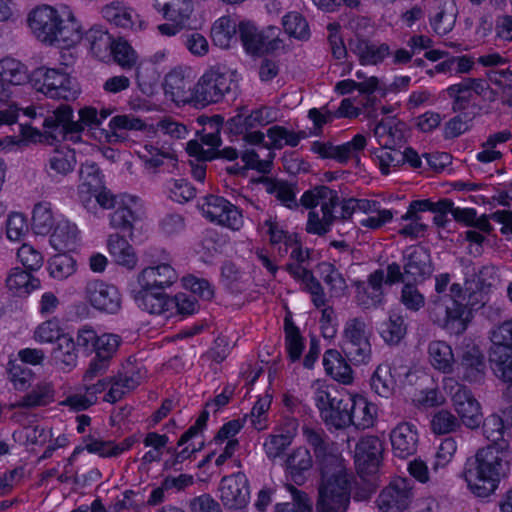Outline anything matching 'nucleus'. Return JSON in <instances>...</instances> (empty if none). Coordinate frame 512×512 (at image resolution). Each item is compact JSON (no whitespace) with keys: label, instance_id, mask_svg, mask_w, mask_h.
<instances>
[{"label":"nucleus","instance_id":"1","mask_svg":"<svg viewBox=\"0 0 512 512\" xmlns=\"http://www.w3.org/2000/svg\"><path fill=\"white\" fill-rule=\"evenodd\" d=\"M450 275L443 273L435 278L436 296L428 304L431 320L450 334H463L472 318V312L484 305L482 285L479 277L472 274L464 284L454 283L445 294Z\"/></svg>","mask_w":512,"mask_h":512},{"label":"nucleus","instance_id":"2","mask_svg":"<svg viewBox=\"0 0 512 512\" xmlns=\"http://www.w3.org/2000/svg\"><path fill=\"white\" fill-rule=\"evenodd\" d=\"M508 450L499 448H480L474 457L465 464L463 477L469 489L478 497L492 494L502 477L506 475Z\"/></svg>","mask_w":512,"mask_h":512},{"label":"nucleus","instance_id":"3","mask_svg":"<svg viewBox=\"0 0 512 512\" xmlns=\"http://www.w3.org/2000/svg\"><path fill=\"white\" fill-rule=\"evenodd\" d=\"M28 24L34 36L49 45L58 43L70 47L81 39L76 22L62 19L58 11L48 5L33 9L29 13Z\"/></svg>","mask_w":512,"mask_h":512},{"label":"nucleus","instance_id":"4","mask_svg":"<svg viewBox=\"0 0 512 512\" xmlns=\"http://www.w3.org/2000/svg\"><path fill=\"white\" fill-rule=\"evenodd\" d=\"M321 469L316 501L317 512H347L350 504V480L342 461Z\"/></svg>","mask_w":512,"mask_h":512},{"label":"nucleus","instance_id":"5","mask_svg":"<svg viewBox=\"0 0 512 512\" xmlns=\"http://www.w3.org/2000/svg\"><path fill=\"white\" fill-rule=\"evenodd\" d=\"M73 109L68 104H60L43 120V130L28 127L25 130L27 138L33 142L49 145L64 140L68 135L79 134L80 126L73 120Z\"/></svg>","mask_w":512,"mask_h":512},{"label":"nucleus","instance_id":"6","mask_svg":"<svg viewBox=\"0 0 512 512\" xmlns=\"http://www.w3.org/2000/svg\"><path fill=\"white\" fill-rule=\"evenodd\" d=\"M34 88L51 99L71 101L79 94L71 77L57 69L40 67L32 74Z\"/></svg>","mask_w":512,"mask_h":512},{"label":"nucleus","instance_id":"7","mask_svg":"<svg viewBox=\"0 0 512 512\" xmlns=\"http://www.w3.org/2000/svg\"><path fill=\"white\" fill-rule=\"evenodd\" d=\"M233 84L231 75L220 67H212L194 84V106L206 107L220 102L231 91Z\"/></svg>","mask_w":512,"mask_h":512},{"label":"nucleus","instance_id":"8","mask_svg":"<svg viewBox=\"0 0 512 512\" xmlns=\"http://www.w3.org/2000/svg\"><path fill=\"white\" fill-rule=\"evenodd\" d=\"M341 347L355 364H366L371 359L370 333L363 319L353 318L345 323Z\"/></svg>","mask_w":512,"mask_h":512},{"label":"nucleus","instance_id":"9","mask_svg":"<svg viewBox=\"0 0 512 512\" xmlns=\"http://www.w3.org/2000/svg\"><path fill=\"white\" fill-rule=\"evenodd\" d=\"M489 89L490 86L485 80L467 77L448 86L445 93L451 100V110L453 112H478L479 116L482 107L476 103V98L484 95Z\"/></svg>","mask_w":512,"mask_h":512},{"label":"nucleus","instance_id":"10","mask_svg":"<svg viewBox=\"0 0 512 512\" xmlns=\"http://www.w3.org/2000/svg\"><path fill=\"white\" fill-rule=\"evenodd\" d=\"M238 31L245 50L253 55L273 52L282 44V40L279 38L280 30L274 26L258 30L250 22H240Z\"/></svg>","mask_w":512,"mask_h":512},{"label":"nucleus","instance_id":"11","mask_svg":"<svg viewBox=\"0 0 512 512\" xmlns=\"http://www.w3.org/2000/svg\"><path fill=\"white\" fill-rule=\"evenodd\" d=\"M413 498V482L408 478L397 477L380 492L377 505L382 512H404Z\"/></svg>","mask_w":512,"mask_h":512},{"label":"nucleus","instance_id":"12","mask_svg":"<svg viewBox=\"0 0 512 512\" xmlns=\"http://www.w3.org/2000/svg\"><path fill=\"white\" fill-rule=\"evenodd\" d=\"M108 55H111L114 62L124 70L136 68L135 78L140 90L147 95L153 93V88L157 82V77L153 75L148 80L145 79V72L147 69L137 66V53L128 43V41L124 40L123 38L114 40Z\"/></svg>","mask_w":512,"mask_h":512},{"label":"nucleus","instance_id":"13","mask_svg":"<svg viewBox=\"0 0 512 512\" xmlns=\"http://www.w3.org/2000/svg\"><path fill=\"white\" fill-rule=\"evenodd\" d=\"M203 215L211 222L237 231L243 226L241 211L228 200L217 195H208L201 205Z\"/></svg>","mask_w":512,"mask_h":512},{"label":"nucleus","instance_id":"14","mask_svg":"<svg viewBox=\"0 0 512 512\" xmlns=\"http://www.w3.org/2000/svg\"><path fill=\"white\" fill-rule=\"evenodd\" d=\"M218 491L222 505L228 510H240L249 503V481L242 472L224 476L220 481Z\"/></svg>","mask_w":512,"mask_h":512},{"label":"nucleus","instance_id":"15","mask_svg":"<svg viewBox=\"0 0 512 512\" xmlns=\"http://www.w3.org/2000/svg\"><path fill=\"white\" fill-rule=\"evenodd\" d=\"M454 383L456 391L452 393V402L462 423L470 428H479L482 423V412L479 402L465 386L458 384L453 378L445 380V384Z\"/></svg>","mask_w":512,"mask_h":512},{"label":"nucleus","instance_id":"16","mask_svg":"<svg viewBox=\"0 0 512 512\" xmlns=\"http://www.w3.org/2000/svg\"><path fill=\"white\" fill-rule=\"evenodd\" d=\"M84 292L85 299L95 309L113 314L121 307V296L114 285L92 280L86 284Z\"/></svg>","mask_w":512,"mask_h":512},{"label":"nucleus","instance_id":"17","mask_svg":"<svg viewBox=\"0 0 512 512\" xmlns=\"http://www.w3.org/2000/svg\"><path fill=\"white\" fill-rule=\"evenodd\" d=\"M302 433L305 441L312 447L320 468L339 463L341 458L336 453L335 444L330 441L322 428L304 425Z\"/></svg>","mask_w":512,"mask_h":512},{"label":"nucleus","instance_id":"18","mask_svg":"<svg viewBox=\"0 0 512 512\" xmlns=\"http://www.w3.org/2000/svg\"><path fill=\"white\" fill-rule=\"evenodd\" d=\"M164 91L173 102L194 106L193 80L182 68H175L165 76Z\"/></svg>","mask_w":512,"mask_h":512},{"label":"nucleus","instance_id":"19","mask_svg":"<svg viewBox=\"0 0 512 512\" xmlns=\"http://www.w3.org/2000/svg\"><path fill=\"white\" fill-rule=\"evenodd\" d=\"M404 275L407 281H424L432 273L431 257L428 250L421 246L409 247L404 252Z\"/></svg>","mask_w":512,"mask_h":512},{"label":"nucleus","instance_id":"20","mask_svg":"<svg viewBox=\"0 0 512 512\" xmlns=\"http://www.w3.org/2000/svg\"><path fill=\"white\" fill-rule=\"evenodd\" d=\"M458 373L463 381L482 383L486 376L485 357L479 347H467L460 356Z\"/></svg>","mask_w":512,"mask_h":512},{"label":"nucleus","instance_id":"21","mask_svg":"<svg viewBox=\"0 0 512 512\" xmlns=\"http://www.w3.org/2000/svg\"><path fill=\"white\" fill-rule=\"evenodd\" d=\"M178 279L176 270L168 263L148 266L138 275L142 289L164 290Z\"/></svg>","mask_w":512,"mask_h":512},{"label":"nucleus","instance_id":"22","mask_svg":"<svg viewBox=\"0 0 512 512\" xmlns=\"http://www.w3.org/2000/svg\"><path fill=\"white\" fill-rule=\"evenodd\" d=\"M390 440L394 455L405 459L416 452L418 433L413 424L402 422L391 431Z\"/></svg>","mask_w":512,"mask_h":512},{"label":"nucleus","instance_id":"23","mask_svg":"<svg viewBox=\"0 0 512 512\" xmlns=\"http://www.w3.org/2000/svg\"><path fill=\"white\" fill-rule=\"evenodd\" d=\"M382 443L376 436L361 438L355 449V462L359 469L369 473L376 471L382 453Z\"/></svg>","mask_w":512,"mask_h":512},{"label":"nucleus","instance_id":"24","mask_svg":"<svg viewBox=\"0 0 512 512\" xmlns=\"http://www.w3.org/2000/svg\"><path fill=\"white\" fill-rule=\"evenodd\" d=\"M312 466V455L309 449L304 446L293 449L286 458L287 473L291 480L297 485L305 483L307 479L306 473L311 470Z\"/></svg>","mask_w":512,"mask_h":512},{"label":"nucleus","instance_id":"25","mask_svg":"<svg viewBox=\"0 0 512 512\" xmlns=\"http://www.w3.org/2000/svg\"><path fill=\"white\" fill-rule=\"evenodd\" d=\"M350 50L357 57L362 65H377L389 54V46L385 43L375 44L368 40L356 39L350 42Z\"/></svg>","mask_w":512,"mask_h":512},{"label":"nucleus","instance_id":"26","mask_svg":"<svg viewBox=\"0 0 512 512\" xmlns=\"http://www.w3.org/2000/svg\"><path fill=\"white\" fill-rule=\"evenodd\" d=\"M138 306L150 313L156 315H164L165 318L170 317V306L173 305L171 298L164 293L157 292L155 289H142L135 296Z\"/></svg>","mask_w":512,"mask_h":512},{"label":"nucleus","instance_id":"27","mask_svg":"<svg viewBox=\"0 0 512 512\" xmlns=\"http://www.w3.org/2000/svg\"><path fill=\"white\" fill-rule=\"evenodd\" d=\"M376 406L362 396H351L349 404L350 425L358 429L373 426L376 418Z\"/></svg>","mask_w":512,"mask_h":512},{"label":"nucleus","instance_id":"28","mask_svg":"<svg viewBox=\"0 0 512 512\" xmlns=\"http://www.w3.org/2000/svg\"><path fill=\"white\" fill-rule=\"evenodd\" d=\"M404 124L395 118H387L377 123L374 135L385 149H392L404 141Z\"/></svg>","mask_w":512,"mask_h":512},{"label":"nucleus","instance_id":"29","mask_svg":"<svg viewBox=\"0 0 512 512\" xmlns=\"http://www.w3.org/2000/svg\"><path fill=\"white\" fill-rule=\"evenodd\" d=\"M107 247L114 261L127 269L137 266V256L132 245L119 234H111L107 239Z\"/></svg>","mask_w":512,"mask_h":512},{"label":"nucleus","instance_id":"30","mask_svg":"<svg viewBox=\"0 0 512 512\" xmlns=\"http://www.w3.org/2000/svg\"><path fill=\"white\" fill-rule=\"evenodd\" d=\"M153 8L160 13L167 21H178L186 23L192 12L191 0H152Z\"/></svg>","mask_w":512,"mask_h":512},{"label":"nucleus","instance_id":"31","mask_svg":"<svg viewBox=\"0 0 512 512\" xmlns=\"http://www.w3.org/2000/svg\"><path fill=\"white\" fill-rule=\"evenodd\" d=\"M351 395L338 394V397L332 405L322 412V420L328 427L335 429H344L350 426L349 404Z\"/></svg>","mask_w":512,"mask_h":512},{"label":"nucleus","instance_id":"32","mask_svg":"<svg viewBox=\"0 0 512 512\" xmlns=\"http://www.w3.org/2000/svg\"><path fill=\"white\" fill-rule=\"evenodd\" d=\"M488 359L497 378L504 382H512V350L491 343Z\"/></svg>","mask_w":512,"mask_h":512},{"label":"nucleus","instance_id":"33","mask_svg":"<svg viewBox=\"0 0 512 512\" xmlns=\"http://www.w3.org/2000/svg\"><path fill=\"white\" fill-rule=\"evenodd\" d=\"M457 17V7L453 0H439L430 23L438 35L448 34L454 27Z\"/></svg>","mask_w":512,"mask_h":512},{"label":"nucleus","instance_id":"34","mask_svg":"<svg viewBox=\"0 0 512 512\" xmlns=\"http://www.w3.org/2000/svg\"><path fill=\"white\" fill-rule=\"evenodd\" d=\"M325 371L333 379L343 384H349L353 380V371L340 352L335 349L327 350L323 357Z\"/></svg>","mask_w":512,"mask_h":512},{"label":"nucleus","instance_id":"35","mask_svg":"<svg viewBox=\"0 0 512 512\" xmlns=\"http://www.w3.org/2000/svg\"><path fill=\"white\" fill-rule=\"evenodd\" d=\"M55 390L51 382L40 381L32 390L13 404L17 408H35L49 405L54 401Z\"/></svg>","mask_w":512,"mask_h":512},{"label":"nucleus","instance_id":"36","mask_svg":"<svg viewBox=\"0 0 512 512\" xmlns=\"http://www.w3.org/2000/svg\"><path fill=\"white\" fill-rule=\"evenodd\" d=\"M267 137L269 139V143L259 146V150L271 151V149H281L285 145L295 147L299 144L302 138L306 137V133L304 131H290L282 126L275 125L267 130Z\"/></svg>","mask_w":512,"mask_h":512},{"label":"nucleus","instance_id":"37","mask_svg":"<svg viewBox=\"0 0 512 512\" xmlns=\"http://www.w3.org/2000/svg\"><path fill=\"white\" fill-rule=\"evenodd\" d=\"M6 286L14 295L25 296L39 288L40 280L31 275L28 270L16 267L11 269L6 279Z\"/></svg>","mask_w":512,"mask_h":512},{"label":"nucleus","instance_id":"38","mask_svg":"<svg viewBox=\"0 0 512 512\" xmlns=\"http://www.w3.org/2000/svg\"><path fill=\"white\" fill-rule=\"evenodd\" d=\"M429 360L431 365L445 373H451L455 363L452 348L444 341H432L428 347Z\"/></svg>","mask_w":512,"mask_h":512},{"label":"nucleus","instance_id":"39","mask_svg":"<svg viewBox=\"0 0 512 512\" xmlns=\"http://www.w3.org/2000/svg\"><path fill=\"white\" fill-rule=\"evenodd\" d=\"M103 17L111 24L123 29H133L138 15L121 2H113L102 8Z\"/></svg>","mask_w":512,"mask_h":512},{"label":"nucleus","instance_id":"40","mask_svg":"<svg viewBox=\"0 0 512 512\" xmlns=\"http://www.w3.org/2000/svg\"><path fill=\"white\" fill-rule=\"evenodd\" d=\"M78 229L75 224L67 220L60 221L50 238L53 247L58 251H69L76 247Z\"/></svg>","mask_w":512,"mask_h":512},{"label":"nucleus","instance_id":"41","mask_svg":"<svg viewBox=\"0 0 512 512\" xmlns=\"http://www.w3.org/2000/svg\"><path fill=\"white\" fill-rule=\"evenodd\" d=\"M370 385L372 390L381 397L389 398L396 387V379L389 364H380L373 373Z\"/></svg>","mask_w":512,"mask_h":512},{"label":"nucleus","instance_id":"42","mask_svg":"<svg viewBox=\"0 0 512 512\" xmlns=\"http://www.w3.org/2000/svg\"><path fill=\"white\" fill-rule=\"evenodd\" d=\"M289 425L292 429V432L289 431L286 434H270L266 438L263 444V448L266 456L269 459L274 460L280 457L291 445L298 423L295 419H292L289 421Z\"/></svg>","mask_w":512,"mask_h":512},{"label":"nucleus","instance_id":"43","mask_svg":"<svg viewBox=\"0 0 512 512\" xmlns=\"http://www.w3.org/2000/svg\"><path fill=\"white\" fill-rule=\"evenodd\" d=\"M334 208H328L326 204L322 205L320 212L311 210L308 213L306 231L310 234L319 236L325 235L330 231V227L334 220L338 217L333 213Z\"/></svg>","mask_w":512,"mask_h":512},{"label":"nucleus","instance_id":"44","mask_svg":"<svg viewBox=\"0 0 512 512\" xmlns=\"http://www.w3.org/2000/svg\"><path fill=\"white\" fill-rule=\"evenodd\" d=\"M0 78L12 85H23L29 81V74L20 61L5 57L0 60Z\"/></svg>","mask_w":512,"mask_h":512},{"label":"nucleus","instance_id":"45","mask_svg":"<svg viewBox=\"0 0 512 512\" xmlns=\"http://www.w3.org/2000/svg\"><path fill=\"white\" fill-rule=\"evenodd\" d=\"M483 434L490 441L486 447L499 448L500 444L503 449L508 450V441L504 438L505 426L502 418L496 414L489 415L485 420L482 419Z\"/></svg>","mask_w":512,"mask_h":512},{"label":"nucleus","instance_id":"46","mask_svg":"<svg viewBox=\"0 0 512 512\" xmlns=\"http://www.w3.org/2000/svg\"><path fill=\"white\" fill-rule=\"evenodd\" d=\"M237 24L228 16L219 18L212 26L211 35L215 45L229 48L236 41Z\"/></svg>","mask_w":512,"mask_h":512},{"label":"nucleus","instance_id":"47","mask_svg":"<svg viewBox=\"0 0 512 512\" xmlns=\"http://www.w3.org/2000/svg\"><path fill=\"white\" fill-rule=\"evenodd\" d=\"M319 270L324 283L329 287V293L331 297H342L348 290L343 275L338 269L329 262H323L319 265Z\"/></svg>","mask_w":512,"mask_h":512},{"label":"nucleus","instance_id":"48","mask_svg":"<svg viewBox=\"0 0 512 512\" xmlns=\"http://www.w3.org/2000/svg\"><path fill=\"white\" fill-rule=\"evenodd\" d=\"M301 204L306 208H313L326 204L328 208H335L339 204V198L333 190L326 186H318L312 190L306 191L301 199Z\"/></svg>","mask_w":512,"mask_h":512},{"label":"nucleus","instance_id":"49","mask_svg":"<svg viewBox=\"0 0 512 512\" xmlns=\"http://www.w3.org/2000/svg\"><path fill=\"white\" fill-rule=\"evenodd\" d=\"M85 39L92 53L99 59H104L108 56L109 50L114 42V39L107 30L97 26L87 31Z\"/></svg>","mask_w":512,"mask_h":512},{"label":"nucleus","instance_id":"50","mask_svg":"<svg viewBox=\"0 0 512 512\" xmlns=\"http://www.w3.org/2000/svg\"><path fill=\"white\" fill-rule=\"evenodd\" d=\"M57 346L52 350V357L57 364L73 367L77 363V349L71 335L65 333L56 341Z\"/></svg>","mask_w":512,"mask_h":512},{"label":"nucleus","instance_id":"51","mask_svg":"<svg viewBox=\"0 0 512 512\" xmlns=\"http://www.w3.org/2000/svg\"><path fill=\"white\" fill-rule=\"evenodd\" d=\"M141 219V214L137 210L125 204L119 205L110 215V225L116 230L133 233L134 224Z\"/></svg>","mask_w":512,"mask_h":512},{"label":"nucleus","instance_id":"52","mask_svg":"<svg viewBox=\"0 0 512 512\" xmlns=\"http://www.w3.org/2000/svg\"><path fill=\"white\" fill-rule=\"evenodd\" d=\"M451 214L455 221L463 223L466 226L477 228L485 233L492 231V226L489 222V219H491L490 216L482 215L481 217H477V213L473 208L454 207L452 203Z\"/></svg>","mask_w":512,"mask_h":512},{"label":"nucleus","instance_id":"53","mask_svg":"<svg viewBox=\"0 0 512 512\" xmlns=\"http://www.w3.org/2000/svg\"><path fill=\"white\" fill-rule=\"evenodd\" d=\"M263 183L266 192L274 195L284 206L290 209L298 207L296 194L291 184L272 179H265Z\"/></svg>","mask_w":512,"mask_h":512},{"label":"nucleus","instance_id":"54","mask_svg":"<svg viewBox=\"0 0 512 512\" xmlns=\"http://www.w3.org/2000/svg\"><path fill=\"white\" fill-rule=\"evenodd\" d=\"M407 333V324L402 315L391 313L388 320L384 323L381 336L389 345H397Z\"/></svg>","mask_w":512,"mask_h":512},{"label":"nucleus","instance_id":"55","mask_svg":"<svg viewBox=\"0 0 512 512\" xmlns=\"http://www.w3.org/2000/svg\"><path fill=\"white\" fill-rule=\"evenodd\" d=\"M282 25L285 32L298 40H308L310 37L309 24L305 17L299 12H289L282 18Z\"/></svg>","mask_w":512,"mask_h":512},{"label":"nucleus","instance_id":"56","mask_svg":"<svg viewBox=\"0 0 512 512\" xmlns=\"http://www.w3.org/2000/svg\"><path fill=\"white\" fill-rule=\"evenodd\" d=\"M385 283V272L377 269L372 272L367 279L368 288L373 290V296H363V309L376 308L382 304L384 299L383 284Z\"/></svg>","mask_w":512,"mask_h":512},{"label":"nucleus","instance_id":"57","mask_svg":"<svg viewBox=\"0 0 512 512\" xmlns=\"http://www.w3.org/2000/svg\"><path fill=\"white\" fill-rule=\"evenodd\" d=\"M272 403L271 395H264L259 398L251 409L250 414L244 416L243 421L249 420L251 426L257 431H263L268 428L267 412Z\"/></svg>","mask_w":512,"mask_h":512},{"label":"nucleus","instance_id":"58","mask_svg":"<svg viewBox=\"0 0 512 512\" xmlns=\"http://www.w3.org/2000/svg\"><path fill=\"white\" fill-rule=\"evenodd\" d=\"M366 146V137L362 134L355 135L351 141L338 145V162L345 164L349 160H354L356 166H359V154L366 148Z\"/></svg>","mask_w":512,"mask_h":512},{"label":"nucleus","instance_id":"59","mask_svg":"<svg viewBox=\"0 0 512 512\" xmlns=\"http://www.w3.org/2000/svg\"><path fill=\"white\" fill-rule=\"evenodd\" d=\"M458 114L452 117L445 123L444 136L445 138H456L471 127L472 121L478 116V112H457Z\"/></svg>","mask_w":512,"mask_h":512},{"label":"nucleus","instance_id":"60","mask_svg":"<svg viewBox=\"0 0 512 512\" xmlns=\"http://www.w3.org/2000/svg\"><path fill=\"white\" fill-rule=\"evenodd\" d=\"M266 155L263 158L261 154L254 149H247L242 152L241 159L245 163V167L257 170L263 174L269 173L273 164L275 153L266 150Z\"/></svg>","mask_w":512,"mask_h":512},{"label":"nucleus","instance_id":"61","mask_svg":"<svg viewBox=\"0 0 512 512\" xmlns=\"http://www.w3.org/2000/svg\"><path fill=\"white\" fill-rule=\"evenodd\" d=\"M54 225V218L48 203L35 205L32 216V227L36 234H48Z\"/></svg>","mask_w":512,"mask_h":512},{"label":"nucleus","instance_id":"62","mask_svg":"<svg viewBox=\"0 0 512 512\" xmlns=\"http://www.w3.org/2000/svg\"><path fill=\"white\" fill-rule=\"evenodd\" d=\"M76 164L75 152L71 149L55 150L49 159L50 169L61 175H66L71 172Z\"/></svg>","mask_w":512,"mask_h":512},{"label":"nucleus","instance_id":"63","mask_svg":"<svg viewBox=\"0 0 512 512\" xmlns=\"http://www.w3.org/2000/svg\"><path fill=\"white\" fill-rule=\"evenodd\" d=\"M223 126L221 116H213L203 122V128L200 131V140L204 145L219 147L221 144L220 132Z\"/></svg>","mask_w":512,"mask_h":512},{"label":"nucleus","instance_id":"64","mask_svg":"<svg viewBox=\"0 0 512 512\" xmlns=\"http://www.w3.org/2000/svg\"><path fill=\"white\" fill-rule=\"evenodd\" d=\"M431 428L435 434H448L460 428V422L450 411L443 409L433 415Z\"/></svg>","mask_w":512,"mask_h":512}]
</instances>
